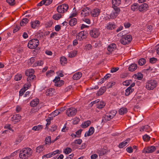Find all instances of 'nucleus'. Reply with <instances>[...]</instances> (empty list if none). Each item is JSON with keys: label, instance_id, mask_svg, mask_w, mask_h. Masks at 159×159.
Masks as SVG:
<instances>
[{"label": "nucleus", "instance_id": "1", "mask_svg": "<svg viewBox=\"0 0 159 159\" xmlns=\"http://www.w3.org/2000/svg\"><path fill=\"white\" fill-rule=\"evenodd\" d=\"M32 152V150L29 148H23L20 151L19 157L22 159L27 158L31 155Z\"/></svg>", "mask_w": 159, "mask_h": 159}, {"label": "nucleus", "instance_id": "2", "mask_svg": "<svg viewBox=\"0 0 159 159\" xmlns=\"http://www.w3.org/2000/svg\"><path fill=\"white\" fill-rule=\"evenodd\" d=\"M117 112L116 111L114 110L106 113L102 117V122H106L110 120L116 116Z\"/></svg>", "mask_w": 159, "mask_h": 159}, {"label": "nucleus", "instance_id": "3", "mask_svg": "<svg viewBox=\"0 0 159 159\" xmlns=\"http://www.w3.org/2000/svg\"><path fill=\"white\" fill-rule=\"evenodd\" d=\"M34 69H29L26 70L25 71V75L28 76L27 80L28 82H33L35 79L36 76L34 75Z\"/></svg>", "mask_w": 159, "mask_h": 159}, {"label": "nucleus", "instance_id": "4", "mask_svg": "<svg viewBox=\"0 0 159 159\" xmlns=\"http://www.w3.org/2000/svg\"><path fill=\"white\" fill-rule=\"evenodd\" d=\"M132 39V37L131 35L125 34L122 36L120 42L122 44L126 45L130 43L131 42Z\"/></svg>", "mask_w": 159, "mask_h": 159}, {"label": "nucleus", "instance_id": "5", "mask_svg": "<svg viewBox=\"0 0 159 159\" xmlns=\"http://www.w3.org/2000/svg\"><path fill=\"white\" fill-rule=\"evenodd\" d=\"M157 85V83L156 80L152 79L149 80L146 83V88L148 90H153Z\"/></svg>", "mask_w": 159, "mask_h": 159}, {"label": "nucleus", "instance_id": "6", "mask_svg": "<svg viewBox=\"0 0 159 159\" xmlns=\"http://www.w3.org/2000/svg\"><path fill=\"white\" fill-rule=\"evenodd\" d=\"M69 8V6L68 4H63L58 6L57 7V11L60 14L64 13L66 12Z\"/></svg>", "mask_w": 159, "mask_h": 159}, {"label": "nucleus", "instance_id": "7", "mask_svg": "<svg viewBox=\"0 0 159 159\" xmlns=\"http://www.w3.org/2000/svg\"><path fill=\"white\" fill-rule=\"evenodd\" d=\"M89 34L93 38L95 39L98 37L100 34L99 30L96 28H93L89 31Z\"/></svg>", "mask_w": 159, "mask_h": 159}, {"label": "nucleus", "instance_id": "8", "mask_svg": "<svg viewBox=\"0 0 159 159\" xmlns=\"http://www.w3.org/2000/svg\"><path fill=\"white\" fill-rule=\"evenodd\" d=\"M77 112V109L74 107L68 108L66 111V115L69 117L75 116Z\"/></svg>", "mask_w": 159, "mask_h": 159}, {"label": "nucleus", "instance_id": "9", "mask_svg": "<svg viewBox=\"0 0 159 159\" xmlns=\"http://www.w3.org/2000/svg\"><path fill=\"white\" fill-rule=\"evenodd\" d=\"M53 81L55 83V86L58 87L62 86L64 84V81L62 80H61L59 77H56Z\"/></svg>", "mask_w": 159, "mask_h": 159}, {"label": "nucleus", "instance_id": "10", "mask_svg": "<svg viewBox=\"0 0 159 159\" xmlns=\"http://www.w3.org/2000/svg\"><path fill=\"white\" fill-rule=\"evenodd\" d=\"M112 7L114 9L115 11L113 12L110 15V16L112 18H115L119 14L120 11V9L118 6H112Z\"/></svg>", "mask_w": 159, "mask_h": 159}, {"label": "nucleus", "instance_id": "11", "mask_svg": "<svg viewBox=\"0 0 159 159\" xmlns=\"http://www.w3.org/2000/svg\"><path fill=\"white\" fill-rule=\"evenodd\" d=\"M100 10L98 8H95L90 11V13L92 16L93 17H98L100 14Z\"/></svg>", "mask_w": 159, "mask_h": 159}, {"label": "nucleus", "instance_id": "12", "mask_svg": "<svg viewBox=\"0 0 159 159\" xmlns=\"http://www.w3.org/2000/svg\"><path fill=\"white\" fill-rule=\"evenodd\" d=\"M87 37V35L85 34L84 31L80 32L76 36L77 39L80 41H83Z\"/></svg>", "mask_w": 159, "mask_h": 159}, {"label": "nucleus", "instance_id": "13", "mask_svg": "<svg viewBox=\"0 0 159 159\" xmlns=\"http://www.w3.org/2000/svg\"><path fill=\"white\" fill-rule=\"evenodd\" d=\"M156 149V148L155 146H149L144 148L143 152L145 153H151L154 152Z\"/></svg>", "mask_w": 159, "mask_h": 159}, {"label": "nucleus", "instance_id": "14", "mask_svg": "<svg viewBox=\"0 0 159 159\" xmlns=\"http://www.w3.org/2000/svg\"><path fill=\"white\" fill-rule=\"evenodd\" d=\"M21 118L22 117L19 114H15L11 117V120L14 124H16L20 121Z\"/></svg>", "mask_w": 159, "mask_h": 159}, {"label": "nucleus", "instance_id": "15", "mask_svg": "<svg viewBox=\"0 0 159 159\" xmlns=\"http://www.w3.org/2000/svg\"><path fill=\"white\" fill-rule=\"evenodd\" d=\"M148 7V5L147 3H143L139 6V10L141 12H144L147 11Z\"/></svg>", "mask_w": 159, "mask_h": 159}, {"label": "nucleus", "instance_id": "16", "mask_svg": "<svg viewBox=\"0 0 159 159\" xmlns=\"http://www.w3.org/2000/svg\"><path fill=\"white\" fill-rule=\"evenodd\" d=\"M117 48L116 45L114 43H111L108 46L107 50L108 52L112 53Z\"/></svg>", "mask_w": 159, "mask_h": 159}, {"label": "nucleus", "instance_id": "17", "mask_svg": "<svg viewBox=\"0 0 159 159\" xmlns=\"http://www.w3.org/2000/svg\"><path fill=\"white\" fill-rule=\"evenodd\" d=\"M91 9L89 7H86L84 8L81 11V14L84 16H87L89 15V11H90Z\"/></svg>", "mask_w": 159, "mask_h": 159}, {"label": "nucleus", "instance_id": "18", "mask_svg": "<svg viewBox=\"0 0 159 159\" xmlns=\"http://www.w3.org/2000/svg\"><path fill=\"white\" fill-rule=\"evenodd\" d=\"M116 25L114 23H112L111 22H109L107 23L106 28L109 30H114L116 28Z\"/></svg>", "mask_w": 159, "mask_h": 159}, {"label": "nucleus", "instance_id": "19", "mask_svg": "<svg viewBox=\"0 0 159 159\" xmlns=\"http://www.w3.org/2000/svg\"><path fill=\"white\" fill-rule=\"evenodd\" d=\"M106 87L104 86L101 87L99 90L98 91L96 94V95L97 96H99L102 95L103 93L106 91Z\"/></svg>", "mask_w": 159, "mask_h": 159}, {"label": "nucleus", "instance_id": "20", "mask_svg": "<svg viewBox=\"0 0 159 159\" xmlns=\"http://www.w3.org/2000/svg\"><path fill=\"white\" fill-rule=\"evenodd\" d=\"M140 131H144L149 132L152 130V129L148 125L145 126H143L140 128Z\"/></svg>", "mask_w": 159, "mask_h": 159}, {"label": "nucleus", "instance_id": "21", "mask_svg": "<svg viewBox=\"0 0 159 159\" xmlns=\"http://www.w3.org/2000/svg\"><path fill=\"white\" fill-rule=\"evenodd\" d=\"M39 98H36L33 99L30 103V105L32 107L36 106L39 103Z\"/></svg>", "mask_w": 159, "mask_h": 159}, {"label": "nucleus", "instance_id": "22", "mask_svg": "<svg viewBox=\"0 0 159 159\" xmlns=\"http://www.w3.org/2000/svg\"><path fill=\"white\" fill-rule=\"evenodd\" d=\"M40 24V22L38 20L32 21L31 22V26L33 29H35L39 26Z\"/></svg>", "mask_w": 159, "mask_h": 159}, {"label": "nucleus", "instance_id": "23", "mask_svg": "<svg viewBox=\"0 0 159 159\" xmlns=\"http://www.w3.org/2000/svg\"><path fill=\"white\" fill-rule=\"evenodd\" d=\"M96 152L98 154L99 156H101L105 155L106 150L104 148H99L97 150Z\"/></svg>", "mask_w": 159, "mask_h": 159}, {"label": "nucleus", "instance_id": "24", "mask_svg": "<svg viewBox=\"0 0 159 159\" xmlns=\"http://www.w3.org/2000/svg\"><path fill=\"white\" fill-rule=\"evenodd\" d=\"M82 73L81 72H78L75 73L73 76L72 78L75 80H77L80 79L82 77Z\"/></svg>", "mask_w": 159, "mask_h": 159}, {"label": "nucleus", "instance_id": "25", "mask_svg": "<svg viewBox=\"0 0 159 159\" xmlns=\"http://www.w3.org/2000/svg\"><path fill=\"white\" fill-rule=\"evenodd\" d=\"M30 43H32L34 47V48H35L37 47L39 44V42L38 39H34L30 40Z\"/></svg>", "mask_w": 159, "mask_h": 159}, {"label": "nucleus", "instance_id": "26", "mask_svg": "<svg viewBox=\"0 0 159 159\" xmlns=\"http://www.w3.org/2000/svg\"><path fill=\"white\" fill-rule=\"evenodd\" d=\"M94 128L93 127H91L88 132L85 133V136L86 137L87 136H89L92 135L94 132Z\"/></svg>", "mask_w": 159, "mask_h": 159}, {"label": "nucleus", "instance_id": "27", "mask_svg": "<svg viewBox=\"0 0 159 159\" xmlns=\"http://www.w3.org/2000/svg\"><path fill=\"white\" fill-rule=\"evenodd\" d=\"M137 64L135 63H133L129 66L128 69L130 71H134L137 69Z\"/></svg>", "mask_w": 159, "mask_h": 159}, {"label": "nucleus", "instance_id": "28", "mask_svg": "<svg viewBox=\"0 0 159 159\" xmlns=\"http://www.w3.org/2000/svg\"><path fill=\"white\" fill-rule=\"evenodd\" d=\"M55 89L52 88H49L48 89L46 92V95L48 96H52L54 92Z\"/></svg>", "mask_w": 159, "mask_h": 159}, {"label": "nucleus", "instance_id": "29", "mask_svg": "<svg viewBox=\"0 0 159 159\" xmlns=\"http://www.w3.org/2000/svg\"><path fill=\"white\" fill-rule=\"evenodd\" d=\"M60 110H56L52 112L48 116H52V117H54L60 114Z\"/></svg>", "mask_w": 159, "mask_h": 159}, {"label": "nucleus", "instance_id": "30", "mask_svg": "<svg viewBox=\"0 0 159 159\" xmlns=\"http://www.w3.org/2000/svg\"><path fill=\"white\" fill-rule=\"evenodd\" d=\"M77 20L75 18H71L69 22V25L71 26H73L76 25Z\"/></svg>", "mask_w": 159, "mask_h": 159}, {"label": "nucleus", "instance_id": "31", "mask_svg": "<svg viewBox=\"0 0 159 159\" xmlns=\"http://www.w3.org/2000/svg\"><path fill=\"white\" fill-rule=\"evenodd\" d=\"M134 91V89L130 88L128 87L125 90V94L126 96H128Z\"/></svg>", "mask_w": 159, "mask_h": 159}, {"label": "nucleus", "instance_id": "32", "mask_svg": "<svg viewBox=\"0 0 159 159\" xmlns=\"http://www.w3.org/2000/svg\"><path fill=\"white\" fill-rule=\"evenodd\" d=\"M91 124V121L89 120H87L84 122L81 125V127L83 128H85L88 127Z\"/></svg>", "mask_w": 159, "mask_h": 159}, {"label": "nucleus", "instance_id": "33", "mask_svg": "<svg viewBox=\"0 0 159 159\" xmlns=\"http://www.w3.org/2000/svg\"><path fill=\"white\" fill-rule=\"evenodd\" d=\"M139 5L137 3H134L131 5V9L132 11H135L139 9Z\"/></svg>", "mask_w": 159, "mask_h": 159}, {"label": "nucleus", "instance_id": "34", "mask_svg": "<svg viewBox=\"0 0 159 159\" xmlns=\"http://www.w3.org/2000/svg\"><path fill=\"white\" fill-rule=\"evenodd\" d=\"M106 105V103L103 101L99 102L97 105V107L98 109H102Z\"/></svg>", "mask_w": 159, "mask_h": 159}, {"label": "nucleus", "instance_id": "35", "mask_svg": "<svg viewBox=\"0 0 159 159\" xmlns=\"http://www.w3.org/2000/svg\"><path fill=\"white\" fill-rule=\"evenodd\" d=\"M127 112V109L125 107H122L119 111V113L121 115H123L126 113Z\"/></svg>", "mask_w": 159, "mask_h": 159}, {"label": "nucleus", "instance_id": "36", "mask_svg": "<svg viewBox=\"0 0 159 159\" xmlns=\"http://www.w3.org/2000/svg\"><path fill=\"white\" fill-rule=\"evenodd\" d=\"M43 128V126L42 125H39L33 127L32 129L34 131H40Z\"/></svg>", "mask_w": 159, "mask_h": 159}, {"label": "nucleus", "instance_id": "37", "mask_svg": "<svg viewBox=\"0 0 159 159\" xmlns=\"http://www.w3.org/2000/svg\"><path fill=\"white\" fill-rule=\"evenodd\" d=\"M112 6H118L120 4L121 1L120 0H112Z\"/></svg>", "mask_w": 159, "mask_h": 159}, {"label": "nucleus", "instance_id": "38", "mask_svg": "<svg viewBox=\"0 0 159 159\" xmlns=\"http://www.w3.org/2000/svg\"><path fill=\"white\" fill-rule=\"evenodd\" d=\"M60 61L61 64L63 66H64L65 64L67 63V62L66 58L64 57H62L60 58Z\"/></svg>", "mask_w": 159, "mask_h": 159}, {"label": "nucleus", "instance_id": "39", "mask_svg": "<svg viewBox=\"0 0 159 159\" xmlns=\"http://www.w3.org/2000/svg\"><path fill=\"white\" fill-rule=\"evenodd\" d=\"M146 62V60L144 58H141L138 61V64L141 66L144 65Z\"/></svg>", "mask_w": 159, "mask_h": 159}, {"label": "nucleus", "instance_id": "40", "mask_svg": "<svg viewBox=\"0 0 159 159\" xmlns=\"http://www.w3.org/2000/svg\"><path fill=\"white\" fill-rule=\"evenodd\" d=\"M134 76H135L137 79L138 80H141L143 78V74L141 72H138L137 74H134Z\"/></svg>", "mask_w": 159, "mask_h": 159}, {"label": "nucleus", "instance_id": "41", "mask_svg": "<svg viewBox=\"0 0 159 159\" xmlns=\"http://www.w3.org/2000/svg\"><path fill=\"white\" fill-rule=\"evenodd\" d=\"M35 60V58L34 57H33L30 58L28 61V65L30 66L33 63Z\"/></svg>", "mask_w": 159, "mask_h": 159}, {"label": "nucleus", "instance_id": "42", "mask_svg": "<svg viewBox=\"0 0 159 159\" xmlns=\"http://www.w3.org/2000/svg\"><path fill=\"white\" fill-rule=\"evenodd\" d=\"M43 64V61L42 60L38 61L34 63L33 67H36L37 66H42Z\"/></svg>", "mask_w": 159, "mask_h": 159}, {"label": "nucleus", "instance_id": "43", "mask_svg": "<svg viewBox=\"0 0 159 159\" xmlns=\"http://www.w3.org/2000/svg\"><path fill=\"white\" fill-rule=\"evenodd\" d=\"M129 140H125V141L120 143L119 145V147L120 148H122L125 146L128 143Z\"/></svg>", "mask_w": 159, "mask_h": 159}, {"label": "nucleus", "instance_id": "44", "mask_svg": "<svg viewBox=\"0 0 159 159\" xmlns=\"http://www.w3.org/2000/svg\"><path fill=\"white\" fill-rule=\"evenodd\" d=\"M45 148H44L43 145L39 146L36 148V152H37L40 153Z\"/></svg>", "mask_w": 159, "mask_h": 159}, {"label": "nucleus", "instance_id": "45", "mask_svg": "<svg viewBox=\"0 0 159 159\" xmlns=\"http://www.w3.org/2000/svg\"><path fill=\"white\" fill-rule=\"evenodd\" d=\"M62 15L60 13H57L53 16V18L55 20H58L61 18Z\"/></svg>", "mask_w": 159, "mask_h": 159}, {"label": "nucleus", "instance_id": "46", "mask_svg": "<svg viewBox=\"0 0 159 159\" xmlns=\"http://www.w3.org/2000/svg\"><path fill=\"white\" fill-rule=\"evenodd\" d=\"M29 21V20L27 18H25L23 19L20 22V25L22 26H24V24L27 23Z\"/></svg>", "mask_w": 159, "mask_h": 159}, {"label": "nucleus", "instance_id": "47", "mask_svg": "<svg viewBox=\"0 0 159 159\" xmlns=\"http://www.w3.org/2000/svg\"><path fill=\"white\" fill-rule=\"evenodd\" d=\"M22 78V76L21 74H17L15 76L14 79L16 81H18L20 80Z\"/></svg>", "mask_w": 159, "mask_h": 159}, {"label": "nucleus", "instance_id": "48", "mask_svg": "<svg viewBox=\"0 0 159 159\" xmlns=\"http://www.w3.org/2000/svg\"><path fill=\"white\" fill-rule=\"evenodd\" d=\"M132 82V81L131 80H127L123 82L122 83L124 85L128 86L130 84V83H131Z\"/></svg>", "mask_w": 159, "mask_h": 159}, {"label": "nucleus", "instance_id": "49", "mask_svg": "<svg viewBox=\"0 0 159 159\" xmlns=\"http://www.w3.org/2000/svg\"><path fill=\"white\" fill-rule=\"evenodd\" d=\"M53 24V22L52 20H49L45 24L46 28L51 27Z\"/></svg>", "mask_w": 159, "mask_h": 159}, {"label": "nucleus", "instance_id": "50", "mask_svg": "<svg viewBox=\"0 0 159 159\" xmlns=\"http://www.w3.org/2000/svg\"><path fill=\"white\" fill-rule=\"evenodd\" d=\"M11 124H6L4 125V128L5 129H9L12 132H14V130L12 129V127H11Z\"/></svg>", "mask_w": 159, "mask_h": 159}, {"label": "nucleus", "instance_id": "51", "mask_svg": "<svg viewBox=\"0 0 159 159\" xmlns=\"http://www.w3.org/2000/svg\"><path fill=\"white\" fill-rule=\"evenodd\" d=\"M31 82H28L26 83L23 86V88L24 89H26L27 90L31 86Z\"/></svg>", "mask_w": 159, "mask_h": 159}, {"label": "nucleus", "instance_id": "52", "mask_svg": "<svg viewBox=\"0 0 159 159\" xmlns=\"http://www.w3.org/2000/svg\"><path fill=\"white\" fill-rule=\"evenodd\" d=\"M115 84L116 82L113 81L112 82H109L107 85V86L108 88H112V86L115 85Z\"/></svg>", "mask_w": 159, "mask_h": 159}, {"label": "nucleus", "instance_id": "53", "mask_svg": "<svg viewBox=\"0 0 159 159\" xmlns=\"http://www.w3.org/2000/svg\"><path fill=\"white\" fill-rule=\"evenodd\" d=\"M80 121V119L79 118L75 117L73 119V125H76L78 124Z\"/></svg>", "mask_w": 159, "mask_h": 159}, {"label": "nucleus", "instance_id": "54", "mask_svg": "<svg viewBox=\"0 0 159 159\" xmlns=\"http://www.w3.org/2000/svg\"><path fill=\"white\" fill-rule=\"evenodd\" d=\"M53 73H54V72L53 70H48L46 72V75L47 76L50 77L51 76V75Z\"/></svg>", "mask_w": 159, "mask_h": 159}, {"label": "nucleus", "instance_id": "55", "mask_svg": "<svg viewBox=\"0 0 159 159\" xmlns=\"http://www.w3.org/2000/svg\"><path fill=\"white\" fill-rule=\"evenodd\" d=\"M157 61V59L154 57L150 58L149 59V62L152 64L155 63Z\"/></svg>", "mask_w": 159, "mask_h": 159}, {"label": "nucleus", "instance_id": "56", "mask_svg": "<svg viewBox=\"0 0 159 159\" xmlns=\"http://www.w3.org/2000/svg\"><path fill=\"white\" fill-rule=\"evenodd\" d=\"M6 1L11 6H13L15 4V0H6Z\"/></svg>", "mask_w": 159, "mask_h": 159}, {"label": "nucleus", "instance_id": "57", "mask_svg": "<svg viewBox=\"0 0 159 159\" xmlns=\"http://www.w3.org/2000/svg\"><path fill=\"white\" fill-rule=\"evenodd\" d=\"M85 49L87 50H91L93 48L92 45L90 44H87L85 46Z\"/></svg>", "mask_w": 159, "mask_h": 159}, {"label": "nucleus", "instance_id": "58", "mask_svg": "<svg viewBox=\"0 0 159 159\" xmlns=\"http://www.w3.org/2000/svg\"><path fill=\"white\" fill-rule=\"evenodd\" d=\"M71 151V149L69 148H67L64 151V152L66 154H69Z\"/></svg>", "mask_w": 159, "mask_h": 159}, {"label": "nucleus", "instance_id": "59", "mask_svg": "<svg viewBox=\"0 0 159 159\" xmlns=\"http://www.w3.org/2000/svg\"><path fill=\"white\" fill-rule=\"evenodd\" d=\"M82 131V129H80L76 132L75 134L77 138H80V137L81 133Z\"/></svg>", "mask_w": 159, "mask_h": 159}, {"label": "nucleus", "instance_id": "60", "mask_svg": "<svg viewBox=\"0 0 159 159\" xmlns=\"http://www.w3.org/2000/svg\"><path fill=\"white\" fill-rule=\"evenodd\" d=\"M30 40L28 43V47L30 49H34V47L33 45V44H32V43H30Z\"/></svg>", "mask_w": 159, "mask_h": 159}, {"label": "nucleus", "instance_id": "61", "mask_svg": "<svg viewBox=\"0 0 159 159\" xmlns=\"http://www.w3.org/2000/svg\"><path fill=\"white\" fill-rule=\"evenodd\" d=\"M26 91V89H24L23 88H22L19 91V96H22Z\"/></svg>", "mask_w": 159, "mask_h": 159}, {"label": "nucleus", "instance_id": "62", "mask_svg": "<svg viewBox=\"0 0 159 159\" xmlns=\"http://www.w3.org/2000/svg\"><path fill=\"white\" fill-rule=\"evenodd\" d=\"M57 126L56 125H53L52 126L50 130L52 132L55 131L57 129Z\"/></svg>", "mask_w": 159, "mask_h": 159}, {"label": "nucleus", "instance_id": "63", "mask_svg": "<svg viewBox=\"0 0 159 159\" xmlns=\"http://www.w3.org/2000/svg\"><path fill=\"white\" fill-rule=\"evenodd\" d=\"M51 140H45V145H46L47 144H50L51 142L53 143L55 142V140H54L52 141H51Z\"/></svg>", "mask_w": 159, "mask_h": 159}, {"label": "nucleus", "instance_id": "64", "mask_svg": "<svg viewBox=\"0 0 159 159\" xmlns=\"http://www.w3.org/2000/svg\"><path fill=\"white\" fill-rule=\"evenodd\" d=\"M119 68L118 67H112L111 68V72L112 73H114L118 71L119 70Z\"/></svg>", "mask_w": 159, "mask_h": 159}]
</instances>
